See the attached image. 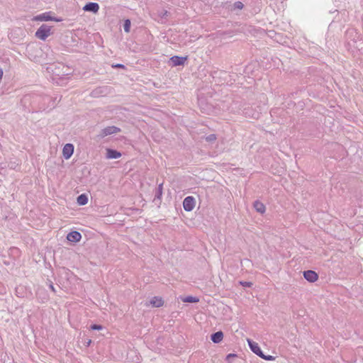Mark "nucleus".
I'll return each instance as SVG.
<instances>
[{
    "instance_id": "nucleus-1",
    "label": "nucleus",
    "mask_w": 363,
    "mask_h": 363,
    "mask_svg": "<svg viewBox=\"0 0 363 363\" xmlns=\"http://www.w3.org/2000/svg\"><path fill=\"white\" fill-rule=\"evenodd\" d=\"M50 35L51 26L46 24L42 25L35 33V36L42 40H45Z\"/></svg>"
},
{
    "instance_id": "nucleus-2",
    "label": "nucleus",
    "mask_w": 363,
    "mask_h": 363,
    "mask_svg": "<svg viewBox=\"0 0 363 363\" xmlns=\"http://www.w3.org/2000/svg\"><path fill=\"white\" fill-rule=\"evenodd\" d=\"M251 351L256 354L259 357L267 361H272L274 360L275 359V357L272 355H265L262 351L258 344L255 342L251 341Z\"/></svg>"
},
{
    "instance_id": "nucleus-3",
    "label": "nucleus",
    "mask_w": 363,
    "mask_h": 363,
    "mask_svg": "<svg viewBox=\"0 0 363 363\" xmlns=\"http://www.w3.org/2000/svg\"><path fill=\"white\" fill-rule=\"evenodd\" d=\"M33 20L37 21H56V22L60 21V19L52 17L50 16V12H45V13H41L40 15H38V16H35L33 18Z\"/></svg>"
},
{
    "instance_id": "nucleus-4",
    "label": "nucleus",
    "mask_w": 363,
    "mask_h": 363,
    "mask_svg": "<svg viewBox=\"0 0 363 363\" xmlns=\"http://www.w3.org/2000/svg\"><path fill=\"white\" fill-rule=\"evenodd\" d=\"M196 205L195 199L193 196H187L183 201V207L186 211H191Z\"/></svg>"
},
{
    "instance_id": "nucleus-5",
    "label": "nucleus",
    "mask_w": 363,
    "mask_h": 363,
    "mask_svg": "<svg viewBox=\"0 0 363 363\" xmlns=\"http://www.w3.org/2000/svg\"><path fill=\"white\" fill-rule=\"evenodd\" d=\"M119 131H120V128H118V127H116V126H108V127H106V128H104L103 130H101L99 135L101 138H104V137H106L107 135H112V134H114V133H117Z\"/></svg>"
},
{
    "instance_id": "nucleus-6",
    "label": "nucleus",
    "mask_w": 363,
    "mask_h": 363,
    "mask_svg": "<svg viewBox=\"0 0 363 363\" xmlns=\"http://www.w3.org/2000/svg\"><path fill=\"white\" fill-rule=\"evenodd\" d=\"M74 152V145L70 143L66 144L62 149V155L65 160L71 157Z\"/></svg>"
},
{
    "instance_id": "nucleus-7",
    "label": "nucleus",
    "mask_w": 363,
    "mask_h": 363,
    "mask_svg": "<svg viewBox=\"0 0 363 363\" xmlns=\"http://www.w3.org/2000/svg\"><path fill=\"white\" fill-rule=\"evenodd\" d=\"M303 277L308 281L311 283L315 282L318 278V274L312 270L303 272Z\"/></svg>"
},
{
    "instance_id": "nucleus-8",
    "label": "nucleus",
    "mask_w": 363,
    "mask_h": 363,
    "mask_svg": "<svg viewBox=\"0 0 363 363\" xmlns=\"http://www.w3.org/2000/svg\"><path fill=\"white\" fill-rule=\"evenodd\" d=\"M99 9V6L97 3L90 2L86 4L84 7L83 10L85 11H91L94 13H97Z\"/></svg>"
},
{
    "instance_id": "nucleus-9",
    "label": "nucleus",
    "mask_w": 363,
    "mask_h": 363,
    "mask_svg": "<svg viewBox=\"0 0 363 363\" xmlns=\"http://www.w3.org/2000/svg\"><path fill=\"white\" fill-rule=\"evenodd\" d=\"M82 238L81 234L77 231H72L67 234V239L70 242H77Z\"/></svg>"
},
{
    "instance_id": "nucleus-10",
    "label": "nucleus",
    "mask_w": 363,
    "mask_h": 363,
    "mask_svg": "<svg viewBox=\"0 0 363 363\" xmlns=\"http://www.w3.org/2000/svg\"><path fill=\"white\" fill-rule=\"evenodd\" d=\"M186 60V57L174 56L170 58V62H171L172 66H178V65H184Z\"/></svg>"
},
{
    "instance_id": "nucleus-11",
    "label": "nucleus",
    "mask_w": 363,
    "mask_h": 363,
    "mask_svg": "<svg viewBox=\"0 0 363 363\" xmlns=\"http://www.w3.org/2000/svg\"><path fill=\"white\" fill-rule=\"evenodd\" d=\"M121 156V154L114 150L107 149L106 150V157L108 159H118Z\"/></svg>"
},
{
    "instance_id": "nucleus-12",
    "label": "nucleus",
    "mask_w": 363,
    "mask_h": 363,
    "mask_svg": "<svg viewBox=\"0 0 363 363\" xmlns=\"http://www.w3.org/2000/svg\"><path fill=\"white\" fill-rule=\"evenodd\" d=\"M253 207L255 208L257 212L261 214H263L266 211V208L264 203L259 201H256L254 202Z\"/></svg>"
},
{
    "instance_id": "nucleus-13",
    "label": "nucleus",
    "mask_w": 363,
    "mask_h": 363,
    "mask_svg": "<svg viewBox=\"0 0 363 363\" xmlns=\"http://www.w3.org/2000/svg\"><path fill=\"white\" fill-rule=\"evenodd\" d=\"M150 303L153 307H160L163 305L164 301L162 298L155 296L150 300Z\"/></svg>"
},
{
    "instance_id": "nucleus-14",
    "label": "nucleus",
    "mask_w": 363,
    "mask_h": 363,
    "mask_svg": "<svg viewBox=\"0 0 363 363\" xmlns=\"http://www.w3.org/2000/svg\"><path fill=\"white\" fill-rule=\"evenodd\" d=\"M223 338V333L221 331L216 332L211 335V340L215 343L220 342Z\"/></svg>"
},
{
    "instance_id": "nucleus-15",
    "label": "nucleus",
    "mask_w": 363,
    "mask_h": 363,
    "mask_svg": "<svg viewBox=\"0 0 363 363\" xmlns=\"http://www.w3.org/2000/svg\"><path fill=\"white\" fill-rule=\"evenodd\" d=\"M253 3L255 6L253 9H251V13H257L261 11L262 8V1L261 0H253Z\"/></svg>"
},
{
    "instance_id": "nucleus-16",
    "label": "nucleus",
    "mask_w": 363,
    "mask_h": 363,
    "mask_svg": "<svg viewBox=\"0 0 363 363\" xmlns=\"http://www.w3.org/2000/svg\"><path fill=\"white\" fill-rule=\"evenodd\" d=\"M182 301L183 302H186V303H197L199 302V299L195 296H186V297H184V298H181Z\"/></svg>"
},
{
    "instance_id": "nucleus-17",
    "label": "nucleus",
    "mask_w": 363,
    "mask_h": 363,
    "mask_svg": "<svg viewBox=\"0 0 363 363\" xmlns=\"http://www.w3.org/2000/svg\"><path fill=\"white\" fill-rule=\"evenodd\" d=\"M88 202L87 196L84 194H81L77 197V203L79 205H85Z\"/></svg>"
},
{
    "instance_id": "nucleus-18",
    "label": "nucleus",
    "mask_w": 363,
    "mask_h": 363,
    "mask_svg": "<svg viewBox=\"0 0 363 363\" xmlns=\"http://www.w3.org/2000/svg\"><path fill=\"white\" fill-rule=\"evenodd\" d=\"M130 20H125V21L124 23V25H123L124 30L126 33H128L130 31Z\"/></svg>"
},
{
    "instance_id": "nucleus-19",
    "label": "nucleus",
    "mask_w": 363,
    "mask_h": 363,
    "mask_svg": "<svg viewBox=\"0 0 363 363\" xmlns=\"http://www.w3.org/2000/svg\"><path fill=\"white\" fill-rule=\"evenodd\" d=\"M235 357H236V354H229L227 355L225 359L229 363H231L232 362V359L233 358H235Z\"/></svg>"
},
{
    "instance_id": "nucleus-20",
    "label": "nucleus",
    "mask_w": 363,
    "mask_h": 363,
    "mask_svg": "<svg viewBox=\"0 0 363 363\" xmlns=\"http://www.w3.org/2000/svg\"><path fill=\"white\" fill-rule=\"evenodd\" d=\"M234 6L235 9H241L243 7V4L240 1H237L234 4Z\"/></svg>"
},
{
    "instance_id": "nucleus-21",
    "label": "nucleus",
    "mask_w": 363,
    "mask_h": 363,
    "mask_svg": "<svg viewBox=\"0 0 363 363\" xmlns=\"http://www.w3.org/2000/svg\"><path fill=\"white\" fill-rule=\"evenodd\" d=\"M206 139L207 141L213 142V141H214L216 139V138L215 135L212 134V135H210L208 137H206Z\"/></svg>"
},
{
    "instance_id": "nucleus-22",
    "label": "nucleus",
    "mask_w": 363,
    "mask_h": 363,
    "mask_svg": "<svg viewBox=\"0 0 363 363\" xmlns=\"http://www.w3.org/2000/svg\"><path fill=\"white\" fill-rule=\"evenodd\" d=\"M91 330H100L102 329V326L100 325H92L91 326Z\"/></svg>"
},
{
    "instance_id": "nucleus-23",
    "label": "nucleus",
    "mask_w": 363,
    "mask_h": 363,
    "mask_svg": "<svg viewBox=\"0 0 363 363\" xmlns=\"http://www.w3.org/2000/svg\"><path fill=\"white\" fill-rule=\"evenodd\" d=\"M167 15V11H162L160 13V16L162 17V18H164Z\"/></svg>"
},
{
    "instance_id": "nucleus-24",
    "label": "nucleus",
    "mask_w": 363,
    "mask_h": 363,
    "mask_svg": "<svg viewBox=\"0 0 363 363\" xmlns=\"http://www.w3.org/2000/svg\"><path fill=\"white\" fill-rule=\"evenodd\" d=\"M112 67H113L124 68V65H121V64H116V65H113Z\"/></svg>"
},
{
    "instance_id": "nucleus-25",
    "label": "nucleus",
    "mask_w": 363,
    "mask_h": 363,
    "mask_svg": "<svg viewBox=\"0 0 363 363\" xmlns=\"http://www.w3.org/2000/svg\"><path fill=\"white\" fill-rule=\"evenodd\" d=\"M162 184H160L158 188V194L159 195L162 194Z\"/></svg>"
},
{
    "instance_id": "nucleus-26",
    "label": "nucleus",
    "mask_w": 363,
    "mask_h": 363,
    "mask_svg": "<svg viewBox=\"0 0 363 363\" xmlns=\"http://www.w3.org/2000/svg\"><path fill=\"white\" fill-rule=\"evenodd\" d=\"M50 288H51V289H52V291H54V290H55V289H54V287H53V286H52V285H50Z\"/></svg>"
},
{
    "instance_id": "nucleus-27",
    "label": "nucleus",
    "mask_w": 363,
    "mask_h": 363,
    "mask_svg": "<svg viewBox=\"0 0 363 363\" xmlns=\"http://www.w3.org/2000/svg\"><path fill=\"white\" fill-rule=\"evenodd\" d=\"M91 342V340H89L87 342L88 345H90Z\"/></svg>"
},
{
    "instance_id": "nucleus-28",
    "label": "nucleus",
    "mask_w": 363,
    "mask_h": 363,
    "mask_svg": "<svg viewBox=\"0 0 363 363\" xmlns=\"http://www.w3.org/2000/svg\"><path fill=\"white\" fill-rule=\"evenodd\" d=\"M247 342H248V345H250V339H248V338H247Z\"/></svg>"
},
{
    "instance_id": "nucleus-29",
    "label": "nucleus",
    "mask_w": 363,
    "mask_h": 363,
    "mask_svg": "<svg viewBox=\"0 0 363 363\" xmlns=\"http://www.w3.org/2000/svg\"><path fill=\"white\" fill-rule=\"evenodd\" d=\"M249 284H249L248 282H246V283H245V285H246V286H248Z\"/></svg>"
}]
</instances>
